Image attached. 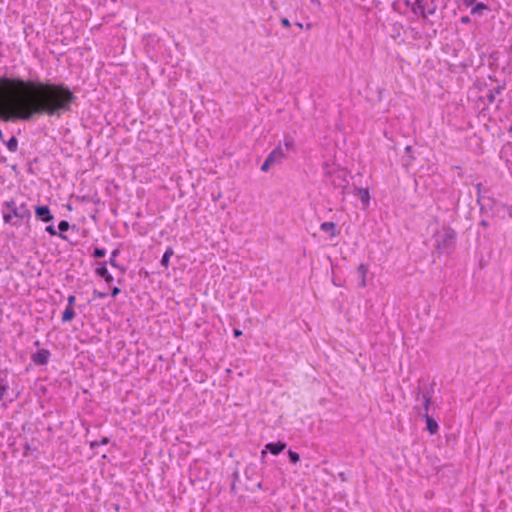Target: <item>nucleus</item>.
<instances>
[{"label": "nucleus", "mask_w": 512, "mask_h": 512, "mask_svg": "<svg viewBox=\"0 0 512 512\" xmlns=\"http://www.w3.org/2000/svg\"><path fill=\"white\" fill-rule=\"evenodd\" d=\"M76 101L74 91L63 82L0 76V120L4 122L60 118L72 111Z\"/></svg>", "instance_id": "1"}, {"label": "nucleus", "mask_w": 512, "mask_h": 512, "mask_svg": "<svg viewBox=\"0 0 512 512\" xmlns=\"http://www.w3.org/2000/svg\"><path fill=\"white\" fill-rule=\"evenodd\" d=\"M3 220L7 224H11L15 227H19L21 223L19 221L13 222V218H17L21 221H29L31 219V211L29 210L26 203H22L19 206L16 205L15 200L11 199L4 202Z\"/></svg>", "instance_id": "2"}, {"label": "nucleus", "mask_w": 512, "mask_h": 512, "mask_svg": "<svg viewBox=\"0 0 512 512\" xmlns=\"http://www.w3.org/2000/svg\"><path fill=\"white\" fill-rule=\"evenodd\" d=\"M457 234L454 229L447 227L436 235V249L439 253H450L456 245Z\"/></svg>", "instance_id": "3"}, {"label": "nucleus", "mask_w": 512, "mask_h": 512, "mask_svg": "<svg viewBox=\"0 0 512 512\" xmlns=\"http://www.w3.org/2000/svg\"><path fill=\"white\" fill-rule=\"evenodd\" d=\"M286 157L284 152V148L281 143H279L266 157L264 162L261 165L262 172H268L272 165L281 163Z\"/></svg>", "instance_id": "4"}, {"label": "nucleus", "mask_w": 512, "mask_h": 512, "mask_svg": "<svg viewBox=\"0 0 512 512\" xmlns=\"http://www.w3.org/2000/svg\"><path fill=\"white\" fill-rule=\"evenodd\" d=\"M326 182L334 188H342L343 191L347 188L348 181L343 171H327L325 172Z\"/></svg>", "instance_id": "5"}, {"label": "nucleus", "mask_w": 512, "mask_h": 512, "mask_svg": "<svg viewBox=\"0 0 512 512\" xmlns=\"http://www.w3.org/2000/svg\"><path fill=\"white\" fill-rule=\"evenodd\" d=\"M436 10L437 4L434 0H424L421 4L412 5V12L415 15H420L424 19H426L428 15L435 14Z\"/></svg>", "instance_id": "6"}, {"label": "nucleus", "mask_w": 512, "mask_h": 512, "mask_svg": "<svg viewBox=\"0 0 512 512\" xmlns=\"http://www.w3.org/2000/svg\"><path fill=\"white\" fill-rule=\"evenodd\" d=\"M287 444L283 441H277V442H269L265 445V449L261 451V459L264 460L266 457L267 452H270L272 455H279L281 454Z\"/></svg>", "instance_id": "7"}, {"label": "nucleus", "mask_w": 512, "mask_h": 512, "mask_svg": "<svg viewBox=\"0 0 512 512\" xmlns=\"http://www.w3.org/2000/svg\"><path fill=\"white\" fill-rule=\"evenodd\" d=\"M35 216L37 220L44 223H50L54 220V215L47 205H37L35 207Z\"/></svg>", "instance_id": "8"}, {"label": "nucleus", "mask_w": 512, "mask_h": 512, "mask_svg": "<svg viewBox=\"0 0 512 512\" xmlns=\"http://www.w3.org/2000/svg\"><path fill=\"white\" fill-rule=\"evenodd\" d=\"M50 357L51 352L48 349L42 348L31 355V360L38 366H44L48 364Z\"/></svg>", "instance_id": "9"}, {"label": "nucleus", "mask_w": 512, "mask_h": 512, "mask_svg": "<svg viewBox=\"0 0 512 512\" xmlns=\"http://www.w3.org/2000/svg\"><path fill=\"white\" fill-rule=\"evenodd\" d=\"M416 410L420 411V407L419 406H415L414 407ZM419 414L425 419L426 421V429L427 431L431 434V435H434L438 432L439 430V425L437 423V421L432 417L430 416L429 414L427 413H421L419 412Z\"/></svg>", "instance_id": "10"}, {"label": "nucleus", "mask_w": 512, "mask_h": 512, "mask_svg": "<svg viewBox=\"0 0 512 512\" xmlns=\"http://www.w3.org/2000/svg\"><path fill=\"white\" fill-rule=\"evenodd\" d=\"M97 265L98 266L95 269V274L103 278L106 283H112L114 278L107 269V261L98 262Z\"/></svg>", "instance_id": "11"}, {"label": "nucleus", "mask_w": 512, "mask_h": 512, "mask_svg": "<svg viewBox=\"0 0 512 512\" xmlns=\"http://www.w3.org/2000/svg\"><path fill=\"white\" fill-rule=\"evenodd\" d=\"M413 393H415V395H416L415 396V400L422 402L424 413L429 414V409H430V405L432 403V399L429 398L428 395L427 396H421L422 388L420 387V385L414 390Z\"/></svg>", "instance_id": "12"}, {"label": "nucleus", "mask_w": 512, "mask_h": 512, "mask_svg": "<svg viewBox=\"0 0 512 512\" xmlns=\"http://www.w3.org/2000/svg\"><path fill=\"white\" fill-rule=\"evenodd\" d=\"M354 195L360 198L363 208H367L370 204V194L367 188L355 187Z\"/></svg>", "instance_id": "13"}, {"label": "nucleus", "mask_w": 512, "mask_h": 512, "mask_svg": "<svg viewBox=\"0 0 512 512\" xmlns=\"http://www.w3.org/2000/svg\"><path fill=\"white\" fill-rule=\"evenodd\" d=\"M413 148L411 145H407L404 149V155L401 158L402 165L406 168L410 167L414 161Z\"/></svg>", "instance_id": "14"}, {"label": "nucleus", "mask_w": 512, "mask_h": 512, "mask_svg": "<svg viewBox=\"0 0 512 512\" xmlns=\"http://www.w3.org/2000/svg\"><path fill=\"white\" fill-rule=\"evenodd\" d=\"M7 377H8L7 370L0 372V401L5 397L8 389H9V383H8Z\"/></svg>", "instance_id": "15"}, {"label": "nucleus", "mask_w": 512, "mask_h": 512, "mask_svg": "<svg viewBox=\"0 0 512 512\" xmlns=\"http://www.w3.org/2000/svg\"><path fill=\"white\" fill-rule=\"evenodd\" d=\"M337 225L336 223L334 222H323L321 225H320V229L323 231V232H330V236L331 237H335L337 234H339V231H337Z\"/></svg>", "instance_id": "16"}, {"label": "nucleus", "mask_w": 512, "mask_h": 512, "mask_svg": "<svg viewBox=\"0 0 512 512\" xmlns=\"http://www.w3.org/2000/svg\"><path fill=\"white\" fill-rule=\"evenodd\" d=\"M475 186H476V190H477V199H476V201L480 205V210L483 211L484 208H485V204L481 203V200H487L489 202V204L493 203V200L490 197L485 198V197L482 196V187H483V185H482L481 182L477 183Z\"/></svg>", "instance_id": "17"}, {"label": "nucleus", "mask_w": 512, "mask_h": 512, "mask_svg": "<svg viewBox=\"0 0 512 512\" xmlns=\"http://www.w3.org/2000/svg\"><path fill=\"white\" fill-rule=\"evenodd\" d=\"M58 229H59L58 236L61 239L65 240V241H68V237L64 234V232H66V231H68L70 229V223L67 220H61L58 223Z\"/></svg>", "instance_id": "18"}, {"label": "nucleus", "mask_w": 512, "mask_h": 512, "mask_svg": "<svg viewBox=\"0 0 512 512\" xmlns=\"http://www.w3.org/2000/svg\"><path fill=\"white\" fill-rule=\"evenodd\" d=\"M75 315L76 313L74 307L66 306L65 310L62 313L61 321L63 323L71 322L74 319Z\"/></svg>", "instance_id": "19"}, {"label": "nucleus", "mask_w": 512, "mask_h": 512, "mask_svg": "<svg viewBox=\"0 0 512 512\" xmlns=\"http://www.w3.org/2000/svg\"><path fill=\"white\" fill-rule=\"evenodd\" d=\"M174 255V250L172 247H167L166 251L164 252L162 258H161V261H160V264L161 266H163L165 269H167L169 267V261H170V258Z\"/></svg>", "instance_id": "20"}, {"label": "nucleus", "mask_w": 512, "mask_h": 512, "mask_svg": "<svg viewBox=\"0 0 512 512\" xmlns=\"http://www.w3.org/2000/svg\"><path fill=\"white\" fill-rule=\"evenodd\" d=\"M5 146L10 152H16L18 150V139L15 136H11L7 141H3Z\"/></svg>", "instance_id": "21"}, {"label": "nucleus", "mask_w": 512, "mask_h": 512, "mask_svg": "<svg viewBox=\"0 0 512 512\" xmlns=\"http://www.w3.org/2000/svg\"><path fill=\"white\" fill-rule=\"evenodd\" d=\"M119 254V249H114L110 254V259L107 263H109L113 268H120V265L116 261V258L119 256Z\"/></svg>", "instance_id": "22"}, {"label": "nucleus", "mask_w": 512, "mask_h": 512, "mask_svg": "<svg viewBox=\"0 0 512 512\" xmlns=\"http://www.w3.org/2000/svg\"><path fill=\"white\" fill-rule=\"evenodd\" d=\"M502 92V87H495L493 88L492 90H490L487 95H486V98H487V101L492 104L494 103L495 101V95L496 94H500Z\"/></svg>", "instance_id": "23"}, {"label": "nucleus", "mask_w": 512, "mask_h": 512, "mask_svg": "<svg viewBox=\"0 0 512 512\" xmlns=\"http://www.w3.org/2000/svg\"><path fill=\"white\" fill-rule=\"evenodd\" d=\"M110 442V438L109 437H102L99 441L95 440V441H91L89 443V446L91 449H95L99 446H102V445H107L109 444Z\"/></svg>", "instance_id": "24"}, {"label": "nucleus", "mask_w": 512, "mask_h": 512, "mask_svg": "<svg viewBox=\"0 0 512 512\" xmlns=\"http://www.w3.org/2000/svg\"><path fill=\"white\" fill-rule=\"evenodd\" d=\"M435 385L436 383L433 381L429 384L428 387L422 389V393H421V396H429V398L432 399V396L434 394V388H435Z\"/></svg>", "instance_id": "25"}, {"label": "nucleus", "mask_w": 512, "mask_h": 512, "mask_svg": "<svg viewBox=\"0 0 512 512\" xmlns=\"http://www.w3.org/2000/svg\"><path fill=\"white\" fill-rule=\"evenodd\" d=\"M284 152H288L290 150H293L295 148V142L293 140V138L291 137H286L285 140H284Z\"/></svg>", "instance_id": "26"}, {"label": "nucleus", "mask_w": 512, "mask_h": 512, "mask_svg": "<svg viewBox=\"0 0 512 512\" xmlns=\"http://www.w3.org/2000/svg\"><path fill=\"white\" fill-rule=\"evenodd\" d=\"M358 273L360 274L361 276V285L362 286H365L366 285V282H365V277H366V273H367V267L366 265L364 264H360L358 266Z\"/></svg>", "instance_id": "27"}, {"label": "nucleus", "mask_w": 512, "mask_h": 512, "mask_svg": "<svg viewBox=\"0 0 512 512\" xmlns=\"http://www.w3.org/2000/svg\"><path fill=\"white\" fill-rule=\"evenodd\" d=\"M105 255H106V249H104V248H100V247H95V248L93 249L92 256H93L94 258H97V259H98V258H103V257H105Z\"/></svg>", "instance_id": "28"}, {"label": "nucleus", "mask_w": 512, "mask_h": 512, "mask_svg": "<svg viewBox=\"0 0 512 512\" xmlns=\"http://www.w3.org/2000/svg\"><path fill=\"white\" fill-rule=\"evenodd\" d=\"M288 457H289V460L291 463L293 464H296L300 461V455L299 453L293 451V450H288Z\"/></svg>", "instance_id": "29"}, {"label": "nucleus", "mask_w": 512, "mask_h": 512, "mask_svg": "<svg viewBox=\"0 0 512 512\" xmlns=\"http://www.w3.org/2000/svg\"><path fill=\"white\" fill-rule=\"evenodd\" d=\"M488 9V5H486L485 3H482V2H478L471 10V14H475L479 11H482V10H487Z\"/></svg>", "instance_id": "30"}, {"label": "nucleus", "mask_w": 512, "mask_h": 512, "mask_svg": "<svg viewBox=\"0 0 512 512\" xmlns=\"http://www.w3.org/2000/svg\"><path fill=\"white\" fill-rule=\"evenodd\" d=\"M45 231L50 235V236H58L59 232L56 231L55 227L53 225H48L46 226L45 228Z\"/></svg>", "instance_id": "31"}, {"label": "nucleus", "mask_w": 512, "mask_h": 512, "mask_svg": "<svg viewBox=\"0 0 512 512\" xmlns=\"http://www.w3.org/2000/svg\"><path fill=\"white\" fill-rule=\"evenodd\" d=\"M93 295H94L95 298H101L102 299V298L107 297L108 294L106 292H102V291H98V290L94 289Z\"/></svg>", "instance_id": "32"}, {"label": "nucleus", "mask_w": 512, "mask_h": 512, "mask_svg": "<svg viewBox=\"0 0 512 512\" xmlns=\"http://www.w3.org/2000/svg\"><path fill=\"white\" fill-rule=\"evenodd\" d=\"M76 301V297L74 295H69L67 298V307H74Z\"/></svg>", "instance_id": "33"}, {"label": "nucleus", "mask_w": 512, "mask_h": 512, "mask_svg": "<svg viewBox=\"0 0 512 512\" xmlns=\"http://www.w3.org/2000/svg\"><path fill=\"white\" fill-rule=\"evenodd\" d=\"M280 22H281V25H282L284 28H289V27L291 26V23H290L289 19H288V18H286V17H282V18L280 19Z\"/></svg>", "instance_id": "34"}, {"label": "nucleus", "mask_w": 512, "mask_h": 512, "mask_svg": "<svg viewBox=\"0 0 512 512\" xmlns=\"http://www.w3.org/2000/svg\"><path fill=\"white\" fill-rule=\"evenodd\" d=\"M121 292L120 288L117 287V286H114L111 288V296L112 297H116L117 295H119Z\"/></svg>", "instance_id": "35"}, {"label": "nucleus", "mask_w": 512, "mask_h": 512, "mask_svg": "<svg viewBox=\"0 0 512 512\" xmlns=\"http://www.w3.org/2000/svg\"><path fill=\"white\" fill-rule=\"evenodd\" d=\"M230 493L233 494V495H236V493H237L236 483L235 482H232L231 485H230Z\"/></svg>", "instance_id": "36"}, {"label": "nucleus", "mask_w": 512, "mask_h": 512, "mask_svg": "<svg viewBox=\"0 0 512 512\" xmlns=\"http://www.w3.org/2000/svg\"><path fill=\"white\" fill-rule=\"evenodd\" d=\"M241 335H242V331H241L240 329L235 328V329L233 330V336H234L235 338H238V337H240Z\"/></svg>", "instance_id": "37"}, {"label": "nucleus", "mask_w": 512, "mask_h": 512, "mask_svg": "<svg viewBox=\"0 0 512 512\" xmlns=\"http://www.w3.org/2000/svg\"><path fill=\"white\" fill-rule=\"evenodd\" d=\"M232 478H233L232 482H235V483L239 480V472L237 470L233 472Z\"/></svg>", "instance_id": "38"}, {"label": "nucleus", "mask_w": 512, "mask_h": 512, "mask_svg": "<svg viewBox=\"0 0 512 512\" xmlns=\"http://www.w3.org/2000/svg\"><path fill=\"white\" fill-rule=\"evenodd\" d=\"M479 226L484 227V228H487V227H489V222H488L487 220H484V219H483V220H481V221L479 222Z\"/></svg>", "instance_id": "39"}, {"label": "nucleus", "mask_w": 512, "mask_h": 512, "mask_svg": "<svg viewBox=\"0 0 512 512\" xmlns=\"http://www.w3.org/2000/svg\"><path fill=\"white\" fill-rule=\"evenodd\" d=\"M461 22H462V23H469V22H470V18H469L468 16H463V17L461 18Z\"/></svg>", "instance_id": "40"}, {"label": "nucleus", "mask_w": 512, "mask_h": 512, "mask_svg": "<svg viewBox=\"0 0 512 512\" xmlns=\"http://www.w3.org/2000/svg\"><path fill=\"white\" fill-rule=\"evenodd\" d=\"M118 269H119V271H120V273H121L122 275H124V274L126 273V268H125V267L120 266V268H118Z\"/></svg>", "instance_id": "41"}, {"label": "nucleus", "mask_w": 512, "mask_h": 512, "mask_svg": "<svg viewBox=\"0 0 512 512\" xmlns=\"http://www.w3.org/2000/svg\"><path fill=\"white\" fill-rule=\"evenodd\" d=\"M508 216L512 219V206L508 207Z\"/></svg>", "instance_id": "42"}, {"label": "nucleus", "mask_w": 512, "mask_h": 512, "mask_svg": "<svg viewBox=\"0 0 512 512\" xmlns=\"http://www.w3.org/2000/svg\"><path fill=\"white\" fill-rule=\"evenodd\" d=\"M412 4H413V2H411L410 0H406V1H405V5H406V6H409V7H411V8H412Z\"/></svg>", "instance_id": "43"}, {"label": "nucleus", "mask_w": 512, "mask_h": 512, "mask_svg": "<svg viewBox=\"0 0 512 512\" xmlns=\"http://www.w3.org/2000/svg\"><path fill=\"white\" fill-rule=\"evenodd\" d=\"M7 158L5 156H0V162L5 163Z\"/></svg>", "instance_id": "44"}, {"label": "nucleus", "mask_w": 512, "mask_h": 512, "mask_svg": "<svg viewBox=\"0 0 512 512\" xmlns=\"http://www.w3.org/2000/svg\"><path fill=\"white\" fill-rule=\"evenodd\" d=\"M295 25H296L300 30L303 28V25H302V23H300V22H296V24H295Z\"/></svg>", "instance_id": "45"}, {"label": "nucleus", "mask_w": 512, "mask_h": 512, "mask_svg": "<svg viewBox=\"0 0 512 512\" xmlns=\"http://www.w3.org/2000/svg\"><path fill=\"white\" fill-rule=\"evenodd\" d=\"M0 141H4V140H3V132H2V130H1V129H0Z\"/></svg>", "instance_id": "46"}, {"label": "nucleus", "mask_w": 512, "mask_h": 512, "mask_svg": "<svg viewBox=\"0 0 512 512\" xmlns=\"http://www.w3.org/2000/svg\"><path fill=\"white\" fill-rule=\"evenodd\" d=\"M34 346L39 347V346H40V342H39L38 340H36V341L34 342Z\"/></svg>", "instance_id": "47"}, {"label": "nucleus", "mask_w": 512, "mask_h": 512, "mask_svg": "<svg viewBox=\"0 0 512 512\" xmlns=\"http://www.w3.org/2000/svg\"><path fill=\"white\" fill-rule=\"evenodd\" d=\"M508 132L509 133H512V125L510 126V128L508 129Z\"/></svg>", "instance_id": "48"}, {"label": "nucleus", "mask_w": 512, "mask_h": 512, "mask_svg": "<svg viewBox=\"0 0 512 512\" xmlns=\"http://www.w3.org/2000/svg\"><path fill=\"white\" fill-rule=\"evenodd\" d=\"M25 449H26V450H29V449H30V447H29V445H28V444H26V445H25Z\"/></svg>", "instance_id": "49"}]
</instances>
